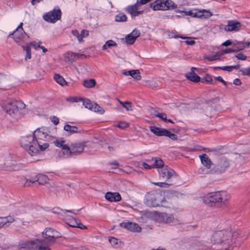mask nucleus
<instances>
[{"label":"nucleus","instance_id":"b1692460","mask_svg":"<svg viewBox=\"0 0 250 250\" xmlns=\"http://www.w3.org/2000/svg\"><path fill=\"white\" fill-rule=\"evenodd\" d=\"M194 70L198 72V69L192 67L191 71L186 74V76L188 79L193 82H198L200 81V77L194 72Z\"/></svg>","mask_w":250,"mask_h":250},{"label":"nucleus","instance_id":"a18cd8bd","mask_svg":"<svg viewBox=\"0 0 250 250\" xmlns=\"http://www.w3.org/2000/svg\"><path fill=\"white\" fill-rule=\"evenodd\" d=\"M108 241L112 246L116 247L118 244L119 240L115 237L110 236L108 237Z\"/></svg>","mask_w":250,"mask_h":250},{"label":"nucleus","instance_id":"2f4dec72","mask_svg":"<svg viewBox=\"0 0 250 250\" xmlns=\"http://www.w3.org/2000/svg\"><path fill=\"white\" fill-rule=\"evenodd\" d=\"M200 160L202 164L207 168H210L211 162L208 156L204 154L200 156Z\"/></svg>","mask_w":250,"mask_h":250},{"label":"nucleus","instance_id":"a19ab883","mask_svg":"<svg viewBox=\"0 0 250 250\" xmlns=\"http://www.w3.org/2000/svg\"><path fill=\"white\" fill-rule=\"evenodd\" d=\"M42 44V42L41 41H39L37 42L35 41H32L30 42V45L34 49V50L36 51L40 48Z\"/></svg>","mask_w":250,"mask_h":250},{"label":"nucleus","instance_id":"bf43d9fd","mask_svg":"<svg viewBox=\"0 0 250 250\" xmlns=\"http://www.w3.org/2000/svg\"><path fill=\"white\" fill-rule=\"evenodd\" d=\"M72 54L73 60L79 59L80 57L83 56L82 54L74 52H72Z\"/></svg>","mask_w":250,"mask_h":250},{"label":"nucleus","instance_id":"864d4df0","mask_svg":"<svg viewBox=\"0 0 250 250\" xmlns=\"http://www.w3.org/2000/svg\"><path fill=\"white\" fill-rule=\"evenodd\" d=\"M232 52H233V50L230 49H224V50L219 51V52L220 54L221 57H222V56L224 54L229 53H231Z\"/></svg>","mask_w":250,"mask_h":250},{"label":"nucleus","instance_id":"dca6fc26","mask_svg":"<svg viewBox=\"0 0 250 250\" xmlns=\"http://www.w3.org/2000/svg\"><path fill=\"white\" fill-rule=\"evenodd\" d=\"M61 17V11L59 9L53 10L43 14L42 18L44 21L50 23H55L59 20Z\"/></svg>","mask_w":250,"mask_h":250},{"label":"nucleus","instance_id":"774afa93","mask_svg":"<svg viewBox=\"0 0 250 250\" xmlns=\"http://www.w3.org/2000/svg\"><path fill=\"white\" fill-rule=\"evenodd\" d=\"M204 80L208 82H210L212 81V79L211 77L209 75H207L206 78L203 79Z\"/></svg>","mask_w":250,"mask_h":250},{"label":"nucleus","instance_id":"e2e57ef3","mask_svg":"<svg viewBox=\"0 0 250 250\" xmlns=\"http://www.w3.org/2000/svg\"><path fill=\"white\" fill-rule=\"evenodd\" d=\"M232 44V42L230 40H227L226 42L222 43V45L224 46H228Z\"/></svg>","mask_w":250,"mask_h":250},{"label":"nucleus","instance_id":"412c9836","mask_svg":"<svg viewBox=\"0 0 250 250\" xmlns=\"http://www.w3.org/2000/svg\"><path fill=\"white\" fill-rule=\"evenodd\" d=\"M140 32L138 30L134 29L130 33L125 37V42L127 44H132L136 39L140 36Z\"/></svg>","mask_w":250,"mask_h":250},{"label":"nucleus","instance_id":"49530a36","mask_svg":"<svg viewBox=\"0 0 250 250\" xmlns=\"http://www.w3.org/2000/svg\"><path fill=\"white\" fill-rule=\"evenodd\" d=\"M152 184L155 186H158L162 188H168L170 185L169 183L166 182H153Z\"/></svg>","mask_w":250,"mask_h":250},{"label":"nucleus","instance_id":"de8ad7c7","mask_svg":"<svg viewBox=\"0 0 250 250\" xmlns=\"http://www.w3.org/2000/svg\"><path fill=\"white\" fill-rule=\"evenodd\" d=\"M20 45L22 47L23 50L25 52L31 51L32 46L30 45V42L25 45H23V44H22V45Z\"/></svg>","mask_w":250,"mask_h":250},{"label":"nucleus","instance_id":"f03ea898","mask_svg":"<svg viewBox=\"0 0 250 250\" xmlns=\"http://www.w3.org/2000/svg\"><path fill=\"white\" fill-rule=\"evenodd\" d=\"M239 232L231 230H220L215 232L212 236V240L217 243H220L226 248L225 250H233V244L238 237Z\"/></svg>","mask_w":250,"mask_h":250},{"label":"nucleus","instance_id":"79ce46f5","mask_svg":"<svg viewBox=\"0 0 250 250\" xmlns=\"http://www.w3.org/2000/svg\"><path fill=\"white\" fill-rule=\"evenodd\" d=\"M72 52H68L63 54V59L66 62H71L73 61Z\"/></svg>","mask_w":250,"mask_h":250},{"label":"nucleus","instance_id":"603ef678","mask_svg":"<svg viewBox=\"0 0 250 250\" xmlns=\"http://www.w3.org/2000/svg\"><path fill=\"white\" fill-rule=\"evenodd\" d=\"M186 39L187 40L185 41V42L187 45H192L195 43V42L190 37H188Z\"/></svg>","mask_w":250,"mask_h":250},{"label":"nucleus","instance_id":"f3484780","mask_svg":"<svg viewBox=\"0 0 250 250\" xmlns=\"http://www.w3.org/2000/svg\"><path fill=\"white\" fill-rule=\"evenodd\" d=\"M142 5L140 2H138V0H137L135 4L127 6L125 9L131 17L133 18L143 14L144 10H141L140 9V6Z\"/></svg>","mask_w":250,"mask_h":250},{"label":"nucleus","instance_id":"f704fd0d","mask_svg":"<svg viewBox=\"0 0 250 250\" xmlns=\"http://www.w3.org/2000/svg\"><path fill=\"white\" fill-rule=\"evenodd\" d=\"M93 105L91 109V111L100 114H103L104 113V110L97 104L95 103V104Z\"/></svg>","mask_w":250,"mask_h":250},{"label":"nucleus","instance_id":"4468645a","mask_svg":"<svg viewBox=\"0 0 250 250\" xmlns=\"http://www.w3.org/2000/svg\"><path fill=\"white\" fill-rule=\"evenodd\" d=\"M53 142L56 147L61 148L62 157L65 158L70 157V144L66 143L62 138L55 140Z\"/></svg>","mask_w":250,"mask_h":250},{"label":"nucleus","instance_id":"ea45409f","mask_svg":"<svg viewBox=\"0 0 250 250\" xmlns=\"http://www.w3.org/2000/svg\"><path fill=\"white\" fill-rule=\"evenodd\" d=\"M83 101V105L84 106L85 108L88 109L89 110H91L93 104H95V103L91 102L90 101H89L88 99L85 100H82Z\"/></svg>","mask_w":250,"mask_h":250},{"label":"nucleus","instance_id":"bb28decb","mask_svg":"<svg viewBox=\"0 0 250 250\" xmlns=\"http://www.w3.org/2000/svg\"><path fill=\"white\" fill-rule=\"evenodd\" d=\"M125 76H130L136 80H140L141 79L140 71L138 69L131 70L124 72Z\"/></svg>","mask_w":250,"mask_h":250},{"label":"nucleus","instance_id":"ddd939ff","mask_svg":"<svg viewBox=\"0 0 250 250\" xmlns=\"http://www.w3.org/2000/svg\"><path fill=\"white\" fill-rule=\"evenodd\" d=\"M42 243V241L41 239L34 238L21 241L19 243V246L20 249L25 250H38Z\"/></svg>","mask_w":250,"mask_h":250},{"label":"nucleus","instance_id":"c03bdc74","mask_svg":"<svg viewBox=\"0 0 250 250\" xmlns=\"http://www.w3.org/2000/svg\"><path fill=\"white\" fill-rule=\"evenodd\" d=\"M236 44L238 45L239 50H242L244 48L248 47L250 45V42H236Z\"/></svg>","mask_w":250,"mask_h":250},{"label":"nucleus","instance_id":"052dcab7","mask_svg":"<svg viewBox=\"0 0 250 250\" xmlns=\"http://www.w3.org/2000/svg\"><path fill=\"white\" fill-rule=\"evenodd\" d=\"M215 79L219 82L222 83L224 85H227V83L223 79L221 76H218L215 78Z\"/></svg>","mask_w":250,"mask_h":250},{"label":"nucleus","instance_id":"8fccbe9b","mask_svg":"<svg viewBox=\"0 0 250 250\" xmlns=\"http://www.w3.org/2000/svg\"><path fill=\"white\" fill-rule=\"evenodd\" d=\"M169 37L170 38H181L182 39H187L188 38V37L187 36H180V35H179L178 34H177L175 32H171L169 35Z\"/></svg>","mask_w":250,"mask_h":250},{"label":"nucleus","instance_id":"9b49d317","mask_svg":"<svg viewBox=\"0 0 250 250\" xmlns=\"http://www.w3.org/2000/svg\"><path fill=\"white\" fill-rule=\"evenodd\" d=\"M150 7L154 11H165L174 9L177 5L171 0H156L150 3Z\"/></svg>","mask_w":250,"mask_h":250},{"label":"nucleus","instance_id":"72a5a7b5","mask_svg":"<svg viewBox=\"0 0 250 250\" xmlns=\"http://www.w3.org/2000/svg\"><path fill=\"white\" fill-rule=\"evenodd\" d=\"M64 130L69 133H75L78 132V128L76 126L66 125L63 127Z\"/></svg>","mask_w":250,"mask_h":250},{"label":"nucleus","instance_id":"393cba45","mask_svg":"<svg viewBox=\"0 0 250 250\" xmlns=\"http://www.w3.org/2000/svg\"><path fill=\"white\" fill-rule=\"evenodd\" d=\"M73 35L76 37L79 42L83 41L84 38L86 37L88 35V31L86 30H82L81 33H79L77 30L72 31Z\"/></svg>","mask_w":250,"mask_h":250},{"label":"nucleus","instance_id":"aec40b11","mask_svg":"<svg viewBox=\"0 0 250 250\" xmlns=\"http://www.w3.org/2000/svg\"><path fill=\"white\" fill-rule=\"evenodd\" d=\"M242 24L236 21H229L227 25L225 27L226 31H237L240 30Z\"/></svg>","mask_w":250,"mask_h":250},{"label":"nucleus","instance_id":"39448f33","mask_svg":"<svg viewBox=\"0 0 250 250\" xmlns=\"http://www.w3.org/2000/svg\"><path fill=\"white\" fill-rule=\"evenodd\" d=\"M97 143V140L94 143L90 142L78 141L70 144V157L82 153L85 148H91L94 150H97L99 148Z\"/></svg>","mask_w":250,"mask_h":250},{"label":"nucleus","instance_id":"3c124183","mask_svg":"<svg viewBox=\"0 0 250 250\" xmlns=\"http://www.w3.org/2000/svg\"><path fill=\"white\" fill-rule=\"evenodd\" d=\"M240 71L244 75L250 76V67L248 68H242L240 69Z\"/></svg>","mask_w":250,"mask_h":250},{"label":"nucleus","instance_id":"69168bd1","mask_svg":"<svg viewBox=\"0 0 250 250\" xmlns=\"http://www.w3.org/2000/svg\"><path fill=\"white\" fill-rule=\"evenodd\" d=\"M38 250H51L50 249L45 246H43L42 244L41 245V247H39V249Z\"/></svg>","mask_w":250,"mask_h":250},{"label":"nucleus","instance_id":"37998d69","mask_svg":"<svg viewBox=\"0 0 250 250\" xmlns=\"http://www.w3.org/2000/svg\"><path fill=\"white\" fill-rule=\"evenodd\" d=\"M127 20L126 16L124 14H119L115 17V21L117 22H123Z\"/></svg>","mask_w":250,"mask_h":250},{"label":"nucleus","instance_id":"2eb2a0df","mask_svg":"<svg viewBox=\"0 0 250 250\" xmlns=\"http://www.w3.org/2000/svg\"><path fill=\"white\" fill-rule=\"evenodd\" d=\"M150 130L154 135L158 136H166L173 140H176L177 138L176 135L165 128L151 126L150 127Z\"/></svg>","mask_w":250,"mask_h":250},{"label":"nucleus","instance_id":"9d476101","mask_svg":"<svg viewBox=\"0 0 250 250\" xmlns=\"http://www.w3.org/2000/svg\"><path fill=\"white\" fill-rule=\"evenodd\" d=\"M42 243L50 245L55 243L56 239L61 237V234L52 228H47L42 232Z\"/></svg>","mask_w":250,"mask_h":250},{"label":"nucleus","instance_id":"4c0bfd02","mask_svg":"<svg viewBox=\"0 0 250 250\" xmlns=\"http://www.w3.org/2000/svg\"><path fill=\"white\" fill-rule=\"evenodd\" d=\"M118 101L127 111H132L133 110L130 103L128 102H123L119 99H118Z\"/></svg>","mask_w":250,"mask_h":250},{"label":"nucleus","instance_id":"7c9ffc66","mask_svg":"<svg viewBox=\"0 0 250 250\" xmlns=\"http://www.w3.org/2000/svg\"><path fill=\"white\" fill-rule=\"evenodd\" d=\"M117 46V44L115 41L112 40H109L102 46V49L104 51H107L112 47H116Z\"/></svg>","mask_w":250,"mask_h":250},{"label":"nucleus","instance_id":"09e8293b","mask_svg":"<svg viewBox=\"0 0 250 250\" xmlns=\"http://www.w3.org/2000/svg\"><path fill=\"white\" fill-rule=\"evenodd\" d=\"M115 126L121 129H124L128 126V124L125 122H120Z\"/></svg>","mask_w":250,"mask_h":250},{"label":"nucleus","instance_id":"0eeeda50","mask_svg":"<svg viewBox=\"0 0 250 250\" xmlns=\"http://www.w3.org/2000/svg\"><path fill=\"white\" fill-rule=\"evenodd\" d=\"M158 172L160 179L165 180L170 186L179 179V177L175 171L168 167H164L158 169Z\"/></svg>","mask_w":250,"mask_h":250},{"label":"nucleus","instance_id":"473e14b6","mask_svg":"<svg viewBox=\"0 0 250 250\" xmlns=\"http://www.w3.org/2000/svg\"><path fill=\"white\" fill-rule=\"evenodd\" d=\"M14 221V218L11 216H7V217H0V228L2 227L7 223H11Z\"/></svg>","mask_w":250,"mask_h":250},{"label":"nucleus","instance_id":"f8f14e48","mask_svg":"<svg viewBox=\"0 0 250 250\" xmlns=\"http://www.w3.org/2000/svg\"><path fill=\"white\" fill-rule=\"evenodd\" d=\"M182 13L184 14L185 15L200 19H208L212 15V13L208 10L197 9L182 10Z\"/></svg>","mask_w":250,"mask_h":250},{"label":"nucleus","instance_id":"680f3d73","mask_svg":"<svg viewBox=\"0 0 250 250\" xmlns=\"http://www.w3.org/2000/svg\"><path fill=\"white\" fill-rule=\"evenodd\" d=\"M31 51L25 52V60H30L31 59Z\"/></svg>","mask_w":250,"mask_h":250},{"label":"nucleus","instance_id":"5701e85b","mask_svg":"<svg viewBox=\"0 0 250 250\" xmlns=\"http://www.w3.org/2000/svg\"><path fill=\"white\" fill-rule=\"evenodd\" d=\"M48 181V177L44 175V174H39L38 175L35 179L30 180L29 181H27L25 185L27 186H29L28 184L29 182L34 183L36 182H38L40 185H44Z\"/></svg>","mask_w":250,"mask_h":250},{"label":"nucleus","instance_id":"7ed1b4c3","mask_svg":"<svg viewBox=\"0 0 250 250\" xmlns=\"http://www.w3.org/2000/svg\"><path fill=\"white\" fill-rule=\"evenodd\" d=\"M231 198L230 194L225 191L208 193L202 197L203 202L209 207H215L225 204Z\"/></svg>","mask_w":250,"mask_h":250},{"label":"nucleus","instance_id":"c756f323","mask_svg":"<svg viewBox=\"0 0 250 250\" xmlns=\"http://www.w3.org/2000/svg\"><path fill=\"white\" fill-rule=\"evenodd\" d=\"M52 212L65 217L68 213H72L73 212L71 210H63L59 208H54L52 209Z\"/></svg>","mask_w":250,"mask_h":250},{"label":"nucleus","instance_id":"6ab92c4d","mask_svg":"<svg viewBox=\"0 0 250 250\" xmlns=\"http://www.w3.org/2000/svg\"><path fill=\"white\" fill-rule=\"evenodd\" d=\"M65 218L66 221V224L72 228H77L81 229H86L85 226L83 225L81 221L76 219L75 218L71 217L67 214Z\"/></svg>","mask_w":250,"mask_h":250},{"label":"nucleus","instance_id":"e433bc0d","mask_svg":"<svg viewBox=\"0 0 250 250\" xmlns=\"http://www.w3.org/2000/svg\"><path fill=\"white\" fill-rule=\"evenodd\" d=\"M96 84V82L94 79L85 80L83 83V85L86 88H92Z\"/></svg>","mask_w":250,"mask_h":250},{"label":"nucleus","instance_id":"58836bf2","mask_svg":"<svg viewBox=\"0 0 250 250\" xmlns=\"http://www.w3.org/2000/svg\"><path fill=\"white\" fill-rule=\"evenodd\" d=\"M154 115L159 118L160 119H161L162 120L164 121L165 122L172 123L171 120L167 119V115L165 113H158L156 114H154Z\"/></svg>","mask_w":250,"mask_h":250},{"label":"nucleus","instance_id":"4d7b16f0","mask_svg":"<svg viewBox=\"0 0 250 250\" xmlns=\"http://www.w3.org/2000/svg\"><path fill=\"white\" fill-rule=\"evenodd\" d=\"M235 57L237 58L238 60H245L247 58V56L242 53H239L238 55L235 56Z\"/></svg>","mask_w":250,"mask_h":250},{"label":"nucleus","instance_id":"6e6d98bb","mask_svg":"<svg viewBox=\"0 0 250 250\" xmlns=\"http://www.w3.org/2000/svg\"><path fill=\"white\" fill-rule=\"evenodd\" d=\"M67 100L68 101L74 103V102H78L79 101H82V99L78 98L77 97H69V98H67Z\"/></svg>","mask_w":250,"mask_h":250},{"label":"nucleus","instance_id":"423d86ee","mask_svg":"<svg viewBox=\"0 0 250 250\" xmlns=\"http://www.w3.org/2000/svg\"><path fill=\"white\" fill-rule=\"evenodd\" d=\"M151 218L159 223L166 224L170 226H175L179 223L178 220L173 214L156 211L150 213Z\"/></svg>","mask_w":250,"mask_h":250},{"label":"nucleus","instance_id":"c85d7f7f","mask_svg":"<svg viewBox=\"0 0 250 250\" xmlns=\"http://www.w3.org/2000/svg\"><path fill=\"white\" fill-rule=\"evenodd\" d=\"M54 79L55 82L61 86H68V84L65 80L64 78L59 74H55L54 75Z\"/></svg>","mask_w":250,"mask_h":250},{"label":"nucleus","instance_id":"1a4fd4ad","mask_svg":"<svg viewBox=\"0 0 250 250\" xmlns=\"http://www.w3.org/2000/svg\"><path fill=\"white\" fill-rule=\"evenodd\" d=\"M22 26L23 23L21 22L13 32L9 34V37L12 38L18 45H22L24 43L25 38H29V36L24 31Z\"/></svg>","mask_w":250,"mask_h":250},{"label":"nucleus","instance_id":"338daca9","mask_svg":"<svg viewBox=\"0 0 250 250\" xmlns=\"http://www.w3.org/2000/svg\"><path fill=\"white\" fill-rule=\"evenodd\" d=\"M40 49L42 50V52L43 54H45L48 52L47 49L42 45H41Z\"/></svg>","mask_w":250,"mask_h":250},{"label":"nucleus","instance_id":"a878e982","mask_svg":"<svg viewBox=\"0 0 250 250\" xmlns=\"http://www.w3.org/2000/svg\"><path fill=\"white\" fill-rule=\"evenodd\" d=\"M203 59L205 60L212 62L216 60H222L223 58L221 57L219 51H218L213 54L205 55L203 57Z\"/></svg>","mask_w":250,"mask_h":250},{"label":"nucleus","instance_id":"cd10ccee","mask_svg":"<svg viewBox=\"0 0 250 250\" xmlns=\"http://www.w3.org/2000/svg\"><path fill=\"white\" fill-rule=\"evenodd\" d=\"M149 162L153 163L152 164V168H159V169L163 168L164 165L163 161L161 159L157 157L152 158L151 160L149 161Z\"/></svg>","mask_w":250,"mask_h":250},{"label":"nucleus","instance_id":"5fc2aeb1","mask_svg":"<svg viewBox=\"0 0 250 250\" xmlns=\"http://www.w3.org/2000/svg\"><path fill=\"white\" fill-rule=\"evenodd\" d=\"M50 119L51 120V121L55 125H57L58 124L59 122V119L58 117H56V116H51L50 118Z\"/></svg>","mask_w":250,"mask_h":250},{"label":"nucleus","instance_id":"4be33fe9","mask_svg":"<svg viewBox=\"0 0 250 250\" xmlns=\"http://www.w3.org/2000/svg\"><path fill=\"white\" fill-rule=\"evenodd\" d=\"M105 199L110 202H117L121 200V196L118 192H107L105 194Z\"/></svg>","mask_w":250,"mask_h":250},{"label":"nucleus","instance_id":"6e6552de","mask_svg":"<svg viewBox=\"0 0 250 250\" xmlns=\"http://www.w3.org/2000/svg\"><path fill=\"white\" fill-rule=\"evenodd\" d=\"M145 204L150 207H165L163 196L158 193H148L145 196Z\"/></svg>","mask_w":250,"mask_h":250},{"label":"nucleus","instance_id":"f257e3e1","mask_svg":"<svg viewBox=\"0 0 250 250\" xmlns=\"http://www.w3.org/2000/svg\"><path fill=\"white\" fill-rule=\"evenodd\" d=\"M56 136V127H42L36 129L31 135L22 137L20 144L31 156H35L40 151L46 150L49 146L48 142L55 139Z\"/></svg>","mask_w":250,"mask_h":250},{"label":"nucleus","instance_id":"a211bd4d","mask_svg":"<svg viewBox=\"0 0 250 250\" xmlns=\"http://www.w3.org/2000/svg\"><path fill=\"white\" fill-rule=\"evenodd\" d=\"M120 226L133 232H140L142 228L135 222H124L120 224Z\"/></svg>","mask_w":250,"mask_h":250},{"label":"nucleus","instance_id":"0e129e2a","mask_svg":"<svg viewBox=\"0 0 250 250\" xmlns=\"http://www.w3.org/2000/svg\"><path fill=\"white\" fill-rule=\"evenodd\" d=\"M233 83L236 85H240L241 84V82L239 79L236 78L234 80Z\"/></svg>","mask_w":250,"mask_h":250},{"label":"nucleus","instance_id":"20e7f679","mask_svg":"<svg viewBox=\"0 0 250 250\" xmlns=\"http://www.w3.org/2000/svg\"><path fill=\"white\" fill-rule=\"evenodd\" d=\"M24 107L25 104L23 102L14 100L7 101L2 106L3 110L13 118L19 117Z\"/></svg>","mask_w":250,"mask_h":250},{"label":"nucleus","instance_id":"13d9d810","mask_svg":"<svg viewBox=\"0 0 250 250\" xmlns=\"http://www.w3.org/2000/svg\"><path fill=\"white\" fill-rule=\"evenodd\" d=\"M142 166H143L144 168L145 169H150L153 168L152 165H149L146 163H143L142 164Z\"/></svg>","mask_w":250,"mask_h":250},{"label":"nucleus","instance_id":"c9c22d12","mask_svg":"<svg viewBox=\"0 0 250 250\" xmlns=\"http://www.w3.org/2000/svg\"><path fill=\"white\" fill-rule=\"evenodd\" d=\"M240 65L237 64L235 65H231V66H224L221 67H218V68L221 70H223L224 71L230 72L232 71L233 69H237L239 68Z\"/></svg>","mask_w":250,"mask_h":250}]
</instances>
